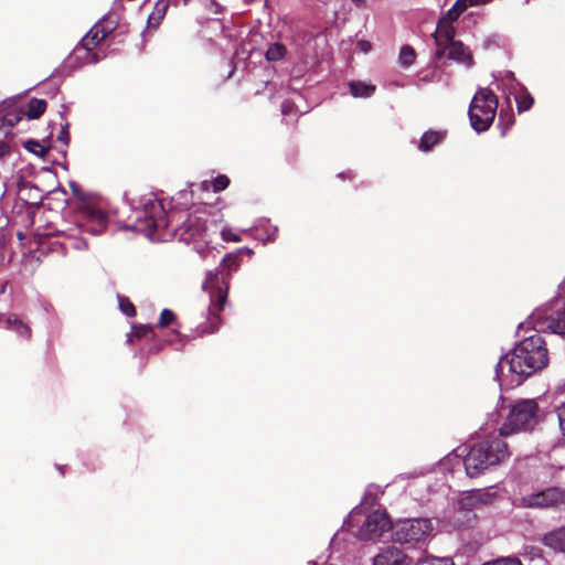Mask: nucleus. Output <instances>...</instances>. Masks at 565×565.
Here are the masks:
<instances>
[{"label":"nucleus","mask_w":565,"mask_h":565,"mask_svg":"<svg viewBox=\"0 0 565 565\" xmlns=\"http://www.w3.org/2000/svg\"><path fill=\"white\" fill-rule=\"evenodd\" d=\"M514 115L511 111L501 109L499 113L498 127L501 128V135L505 136L508 130L514 125Z\"/></svg>","instance_id":"obj_22"},{"label":"nucleus","mask_w":565,"mask_h":565,"mask_svg":"<svg viewBox=\"0 0 565 565\" xmlns=\"http://www.w3.org/2000/svg\"><path fill=\"white\" fill-rule=\"evenodd\" d=\"M24 148L28 151H30L41 158L45 157V154L47 152V150L39 141L33 140V139H30L26 142H24Z\"/></svg>","instance_id":"obj_28"},{"label":"nucleus","mask_w":565,"mask_h":565,"mask_svg":"<svg viewBox=\"0 0 565 565\" xmlns=\"http://www.w3.org/2000/svg\"><path fill=\"white\" fill-rule=\"evenodd\" d=\"M24 117L23 108L7 113L0 119V127H14Z\"/></svg>","instance_id":"obj_23"},{"label":"nucleus","mask_w":565,"mask_h":565,"mask_svg":"<svg viewBox=\"0 0 565 565\" xmlns=\"http://www.w3.org/2000/svg\"><path fill=\"white\" fill-rule=\"evenodd\" d=\"M228 185H230V179L225 174H218L212 181V189H213V192H215V193L225 190Z\"/></svg>","instance_id":"obj_31"},{"label":"nucleus","mask_w":565,"mask_h":565,"mask_svg":"<svg viewBox=\"0 0 565 565\" xmlns=\"http://www.w3.org/2000/svg\"><path fill=\"white\" fill-rule=\"evenodd\" d=\"M354 4H356L358 7H361L363 6L364 3V0H351Z\"/></svg>","instance_id":"obj_41"},{"label":"nucleus","mask_w":565,"mask_h":565,"mask_svg":"<svg viewBox=\"0 0 565 565\" xmlns=\"http://www.w3.org/2000/svg\"><path fill=\"white\" fill-rule=\"evenodd\" d=\"M82 221L75 230H72L67 237L70 239V246L77 250H84L88 248V243L83 237H77L78 234L88 233L92 235L102 234L107 227V215L100 209L93 206H85L81 212Z\"/></svg>","instance_id":"obj_7"},{"label":"nucleus","mask_w":565,"mask_h":565,"mask_svg":"<svg viewBox=\"0 0 565 565\" xmlns=\"http://www.w3.org/2000/svg\"><path fill=\"white\" fill-rule=\"evenodd\" d=\"M373 565H413V559L401 548L386 546L374 557Z\"/></svg>","instance_id":"obj_14"},{"label":"nucleus","mask_w":565,"mask_h":565,"mask_svg":"<svg viewBox=\"0 0 565 565\" xmlns=\"http://www.w3.org/2000/svg\"><path fill=\"white\" fill-rule=\"evenodd\" d=\"M558 423L563 435L565 436V403L557 411Z\"/></svg>","instance_id":"obj_37"},{"label":"nucleus","mask_w":565,"mask_h":565,"mask_svg":"<svg viewBox=\"0 0 565 565\" xmlns=\"http://www.w3.org/2000/svg\"><path fill=\"white\" fill-rule=\"evenodd\" d=\"M47 103L44 99L39 98H31L25 109H23L24 116H26L29 119H38L40 118L46 110Z\"/></svg>","instance_id":"obj_20"},{"label":"nucleus","mask_w":565,"mask_h":565,"mask_svg":"<svg viewBox=\"0 0 565 565\" xmlns=\"http://www.w3.org/2000/svg\"><path fill=\"white\" fill-rule=\"evenodd\" d=\"M183 1V4H188L190 2V0H182Z\"/></svg>","instance_id":"obj_45"},{"label":"nucleus","mask_w":565,"mask_h":565,"mask_svg":"<svg viewBox=\"0 0 565 565\" xmlns=\"http://www.w3.org/2000/svg\"><path fill=\"white\" fill-rule=\"evenodd\" d=\"M445 56L456 63L463 64L466 67L473 65V56L470 49L461 41H454L445 45Z\"/></svg>","instance_id":"obj_15"},{"label":"nucleus","mask_w":565,"mask_h":565,"mask_svg":"<svg viewBox=\"0 0 565 565\" xmlns=\"http://www.w3.org/2000/svg\"><path fill=\"white\" fill-rule=\"evenodd\" d=\"M539 404L534 399L516 402L510 409L499 431L505 439H513L521 433L531 431L537 424Z\"/></svg>","instance_id":"obj_5"},{"label":"nucleus","mask_w":565,"mask_h":565,"mask_svg":"<svg viewBox=\"0 0 565 565\" xmlns=\"http://www.w3.org/2000/svg\"><path fill=\"white\" fill-rule=\"evenodd\" d=\"M350 93L354 97L367 98L375 93V85L366 84L360 81H352L349 83Z\"/></svg>","instance_id":"obj_21"},{"label":"nucleus","mask_w":565,"mask_h":565,"mask_svg":"<svg viewBox=\"0 0 565 565\" xmlns=\"http://www.w3.org/2000/svg\"><path fill=\"white\" fill-rule=\"evenodd\" d=\"M115 29L113 22L107 20L98 21L88 33L82 39L81 45L90 52L94 50L103 40H105Z\"/></svg>","instance_id":"obj_13"},{"label":"nucleus","mask_w":565,"mask_h":565,"mask_svg":"<svg viewBox=\"0 0 565 565\" xmlns=\"http://www.w3.org/2000/svg\"><path fill=\"white\" fill-rule=\"evenodd\" d=\"M98 61H99V57L97 56V54H96V53H94V54L92 55V62H93V63H97Z\"/></svg>","instance_id":"obj_42"},{"label":"nucleus","mask_w":565,"mask_h":565,"mask_svg":"<svg viewBox=\"0 0 565 565\" xmlns=\"http://www.w3.org/2000/svg\"><path fill=\"white\" fill-rule=\"evenodd\" d=\"M445 136V132L428 130L422 136L418 149L423 152H429L434 146L443 141Z\"/></svg>","instance_id":"obj_19"},{"label":"nucleus","mask_w":565,"mask_h":565,"mask_svg":"<svg viewBox=\"0 0 565 565\" xmlns=\"http://www.w3.org/2000/svg\"><path fill=\"white\" fill-rule=\"evenodd\" d=\"M173 333L177 334V335L180 334L178 330H174Z\"/></svg>","instance_id":"obj_46"},{"label":"nucleus","mask_w":565,"mask_h":565,"mask_svg":"<svg viewBox=\"0 0 565 565\" xmlns=\"http://www.w3.org/2000/svg\"><path fill=\"white\" fill-rule=\"evenodd\" d=\"M11 151L8 142L0 140V159L7 157Z\"/></svg>","instance_id":"obj_39"},{"label":"nucleus","mask_w":565,"mask_h":565,"mask_svg":"<svg viewBox=\"0 0 565 565\" xmlns=\"http://www.w3.org/2000/svg\"><path fill=\"white\" fill-rule=\"evenodd\" d=\"M483 565H523L519 558L502 557L492 562H487Z\"/></svg>","instance_id":"obj_33"},{"label":"nucleus","mask_w":565,"mask_h":565,"mask_svg":"<svg viewBox=\"0 0 565 565\" xmlns=\"http://www.w3.org/2000/svg\"><path fill=\"white\" fill-rule=\"evenodd\" d=\"M548 363L546 342L540 333L523 339L495 365V376L501 386L513 388L527 377L543 370Z\"/></svg>","instance_id":"obj_2"},{"label":"nucleus","mask_w":565,"mask_h":565,"mask_svg":"<svg viewBox=\"0 0 565 565\" xmlns=\"http://www.w3.org/2000/svg\"><path fill=\"white\" fill-rule=\"evenodd\" d=\"M169 9V1L168 0H157L153 4V9L150 12L148 17V26L152 29H157L163 18L167 14V11Z\"/></svg>","instance_id":"obj_18"},{"label":"nucleus","mask_w":565,"mask_h":565,"mask_svg":"<svg viewBox=\"0 0 565 565\" xmlns=\"http://www.w3.org/2000/svg\"><path fill=\"white\" fill-rule=\"evenodd\" d=\"M515 100L519 113L530 110L534 104V98L527 90H524L521 94L516 95Z\"/></svg>","instance_id":"obj_24"},{"label":"nucleus","mask_w":565,"mask_h":565,"mask_svg":"<svg viewBox=\"0 0 565 565\" xmlns=\"http://www.w3.org/2000/svg\"><path fill=\"white\" fill-rule=\"evenodd\" d=\"M531 318L536 330L565 335V300L554 299L535 310Z\"/></svg>","instance_id":"obj_8"},{"label":"nucleus","mask_w":565,"mask_h":565,"mask_svg":"<svg viewBox=\"0 0 565 565\" xmlns=\"http://www.w3.org/2000/svg\"><path fill=\"white\" fill-rule=\"evenodd\" d=\"M153 327L150 324H142L134 327L132 333L129 337V341H131V337H135L137 339H141L143 337H147L150 332H152Z\"/></svg>","instance_id":"obj_32"},{"label":"nucleus","mask_w":565,"mask_h":565,"mask_svg":"<svg viewBox=\"0 0 565 565\" xmlns=\"http://www.w3.org/2000/svg\"><path fill=\"white\" fill-rule=\"evenodd\" d=\"M7 329L15 332L23 340H31L32 330L31 327L20 319L17 315H10L6 320Z\"/></svg>","instance_id":"obj_17"},{"label":"nucleus","mask_w":565,"mask_h":565,"mask_svg":"<svg viewBox=\"0 0 565 565\" xmlns=\"http://www.w3.org/2000/svg\"><path fill=\"white\" fill-rule=\"evenodd\" d=\"M564 503L565 490L555 487L522 498V504L526 508H556Z\"/></svg>","instance_id":"obj_11"},{"label":"nucleus","mask_w":565,"mask_h":565,"mask_svg":"<svg viewBox=\"0 0 565 565\" xmlns=\"http://www.w3.org/2000/svg\"><path fill=\"white\" fill-rule=\"evenodd\" d=\"M511 456L510 444L501 434H491L473 441L463 458L466 473L475 478L491 467L498 466Z\"/></svg>","instance_id":"obj_3"},{"label":"nucleus","mask_w":565,"mask_h":565,"mask_svg":"<svg viewBox=\"0 0 565 565\" xmlns=\"http://www.w3.org/2000/svg\"><path fill=\"white\" fill-rule=\"evenodd\" d=\"M177 319L175 313L171 309H163L160 313L157 327L163 329L172 324Z\"/></svg>","instance_id":"obj_27"},{"label":"nucleus","mask_w":565,"mask_h":565,"mask_svg":"<svg viewBox=\"0 0 565 565\" xmlns=\"http://www.w3.org/2000/svg\"><path fill=\"white\" fill-rule=\"evenodd\" d=\"M244 249L236 253L226 254L215 271H207L206 278L202 284V289L210 295V312L218 318V313L224 309L227 300L230 280L232 271L241 266V255Z\"/></svg>","instance_id":"obj_4"},{"label":"nucleus","mask_w":565,"mask_h":565,"mask_svg":"<svg viewBox=\"0 0 565 565\" xmlns=\"http://www.w3.org/2000/svg\"><path fill=\"white\" fill-rule=\"evenodd\" d=\"M286 52V46L281 43L276 42L268 47L266 52V58L268 61L276 62L281 60L285 56Z\"/></svg>","instance_id":"obj_26"},{"label":"nucleus","mask_w":565,"mask_h":565,"mask_svg":"<svg viewBox=\"0 0 565 565\" xmlns=\"http://www.w3.org/2000/svg\"><path fill=\"white\" fill-rule=\"evenodd\" d=\"M182 216L179 212L167 213L162 202L153 200L136 213L132 228L148 237L157 236L163 241L168 236H173L185 244L193 243L194 248L201 253V243H210L207 216L199 213L186 214L183 220Z\"/></svg>","instance_id":"obj_1"},{"label":"nucleus","mask_w":565,"mask_h":565,"mask_svg":"<svg viewBox=\"0 0 565 565\" xmlns=\"http://www.w3.org/2000/svg\"><path fill=\"white\" fill-rule=\"evenodd\" d=\"M18 237H19L20 239H22V238H23L22 233H19V234H18Z\"/></svg>","instance_id":"obj_44"},{"label":"nucleus","mask_w":565,"mask_h":565,"mask_svg":"<svg viewBox=\"0 0 565 565\" xmlns=\"http://www.w3.org/2000/svg\"><path fill=\"white\" fill-rule=\"evenodd\" d=\"M119 307L127 317H135L137 313L134 303L127 297H119Z\"/></svg>","instance_id":"obj_30"},{"label":"nucleus","mask_w":565,"mask_h":565,"mask_svg":"<svg viewBox=\"0 0 565 565\" xmlns=\"http://www.w3.org/2000/svg\"><path fill=\"white\" fill-rule=\"evenodd\" d=\"M542 543L556 552L565 554V525L545 533Z\"/></svg>","instance_id":"obj_16"},{"label":"nucleus","mask_w":565,"mask_h":565,"mask_svg":"<svg viewBox=\"0 0 565 565\" xmlns=\"http://www.w3.org/2000/svg\"><path fill=\"white\" fill-rule=\"evenodd\" d=\"M58 469H60L61 473L63 475L64 473V467H60Z\"/></svg>","instance_id":"obj_43"},{"label":"nucleus","mask_w":565,"mask_h":565,"mask_svg":"<svg viewBox=\"0 0 565 565\" xmlns=\"http://www.w3.org/2000/svg\"><path fill=\"white\" fill-rule=\"evenodd\" d=\"M452 23L454 21L447 20L444 17H441L437 23V28L433 33L437 46L435 52L436 60H441L445 56V45H449V43L456 41V29Z\"/></svg>","instance_id":"obj_12"},{"label":"nucleus","mask_w":565,"mask_h":565,"mask_svg":"<svg viewBox=\"0 0 565 565\" xmlns=\"http://www.w3.org/2000/svg\"><path fill=\"white\" fill-rule=\"evenodd\" d=\"M415 565H455L452 559L444 557H425L422 559H418Z\"/></svg>","instance_id":"obj_29"},{"label":"nucleus","mask_w":565,"mask_h":565,"mask_svg":"<svg viewBox=\"0 0 565 565\" xmlns=\"http://www.w3.org/2000/svg\"><path fill=\"white\" fill-rule=\"evenodd\" d=\"M390 516L385 511H373L370 513L360 530V536L363 540H374L381 537L383 533L393 530Z\"/></svg>","instance_id":"obj_10"},{"label":"nucleus","mask_w":565,"mask_h":565,"mask_svg":"<svg viewBox=\"0 0 565 565\" xmlns=\"http://www.w3.org/2000/svg\"><path fill=\"white\" fill-rule=\"evenodd\" d=\"M497 109V95L489 88L478 89L468 111L471 127L477 132L487 131L495 118Z\"/></svg>","instance_id":"obj_6"},{"label":"nucleus","mask_w":565,"mask_h":565,"mask_svg":"<svg viewBox=\"0 0 565 565\" xmlns=\"http://www.w3.org/2000/svg\"><path fill=\"white\" fill-rule=\"evenodd\" d=\"M222 238L226 242H239L241 236L236 233H233L231 228H224L221 232Z\"/></svg>","instance_id":"obj_35"},{"label":"nucleus","mask_w":565,"mask_h":565,"mask_svg":"<svg viewBox=\"0 0 565 565\" xmlns=\"http://www.w3.org/2000/svg\"><path fill=\"white\" fill-rule=\"evenodd\" d=\"M477 502L478 497L475 494H469L461 499L460 504L465 509H472Z\"/></svg>","instance_id":"obj_36"},{"label":"nucleus","mask_w":565,"mask_h":565,"mask_svg":"<svg viewBox=\"0 0 565 565\" xmlns=\"http://www.w3.org/2000/svg\"><path fill=\"white\" fill-rule=\"evenodd\" d=\"M415 58H416V52H415L414 47H412L409 45H404L401 49L399 55H398V61L402 66L409 67L415 62Z\"/></svg>","instance_id":"obj_25"},{"label":"nucleus","mask_w":565,"mask_h":565,"mask_svg":"<svg viewBox=\"0 0 565 565\" xmlns=\"http://www.w3.org/2000/svg\"><path fill=\"white\" fill-rule=\"evenodd\" d=\"M433 531L428 519H406L398 521L393 527V541L401 544L417 545L425 543Z\"/></svg>","instance_id":"obj_9"},{"label":"nucleus","mask_w":565,"mask_h":565,"mask_svg":"<svg viewBox=\"0 0 565 565\" xmlns=\"http://www.w3.org/2000/svg\"><path fill=\"white\" fill-rule=\"evenodd\" d=\"M296 105L294 102L286 99L281 104V114L284 117L296 115Z\"/></svg>","instance_id":"obj_34"},{"label":"nucleus","mask_w":565,"mask_h":565,"mask_svg":"<svg viewBox=\"0 0 565 565\" xmlns=\"http://www.w3.org/2000/svg\"><path fill=\"white\" fill-rule=\"evenodd\" d=\"M359 45L364 52H367L371 49V43L367 41H360Z\"/></svg>","instance_id":"obj_40"},{"label":"nucleus","mask_w":565,"mask_h":565,"mask_svg":"<svg viewBox=\"0 0 565 565\" xmlns=\"http://www.w3.org/2000/svg\"><path fill=\"white\" fill-rule=\"evenodd\" d=\"M57 140L62 141L65 145L68 143L70 132H68L67 125L61 128L60 134L57 136Z\"/></svg>","instance_id":"obj_38"}]
</instances>
